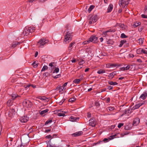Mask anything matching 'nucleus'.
<instances>
[{"mask_svg": "<svg viewBox=\"0 0 147 147\" xmlns=\"http://www.w3.org/2000/svg\"><path fill=\"white\" fill-rule=\"evenodd\" d=\"M35 29V27H29L28 26L26 27L23 30L22 35L24 36H27L30 33L33 32Z\"/></svg>", "mask_w": 147, "mask_h": 147, "instance_id": "nucleus-1", "label": "nucleus"}, {"mask_svg": "<svg viewBox=\"0 0 147 147\" xmlns=\"http://www.w3.org/2000/svg\"><path fill=\"white\" fill-rule=\"evenodd\" d=\"M72 32L69 31L67 32L65 34L64 43L67 44L70 42L72 40Z\"/></svg>", "mask_w": 147, "mask_h": 147, "instance_id": "nucleus-2", "label": "nucleus"}, {"mask_svg": "<svg viewBox=\"0 0 147 147\" xmlns=\"http://www.w3.org/2000/svg\"><path fill=\"white\" fill-rule=\"evenodd\" d=\"M98 38L95 35H92L89 38V40L83 42L82 45H84L88 44L91 42H92L94 43H96L97 42Z\"/></svg>", "mask_w": 147, "mask_h": 147, "instance_id": "nucleus-3", "label": "nucleus"}, {"mask_svg": "<svg viewBox=\"0 0 147 147\" xmlns=\"http://www.w3.org/2000/svg\"><path fill=\"white\" fill-rule=\"evenodd\" d=\"M49 42L48 40L44 38H42L38 42L37 45L39 48H42Z\"/></svg>", "mask_w": 147, "mask_h": 147, "instance_id": "nucleus-4", "label": "nucleus"}, {"mask_svg": "<svg viewBox=\"0 0 147 147\" xmlns=\"http://www.w3.org/2000/svg\"><path fill=\"white\" fill-rule=\"evenodd\" d=\"M88 18L89 20V23L92 24L93 23L96 22L98 19V17L97 15H93L92 16H89Z\"/></svg>", "mask_w": 147, "mask_h": 147, "instance_id": "nucleus-5", "label": "nucleus"}, {"mask_svg": "<svg viewBox=\"0 0 147 147\" xmlns=\"http://www.w3.org/2000/svg\"><path fill=\"white\" fill-rule=\"evenodd\" d=\"M129 3V0H121L119 1L120 6L122 8H125Z\"/></svg>", "mask_w": 147, "mask_h": 147, "instance_id": "nucleus-6", "label": "nucleus"}, {"mask_svg": "<svg viewBox=\"0 0 147 147\" xmlns=\"http://www.w3.org/2000/svg\"><path fill=\"white\" fill-rule=\"evenodd\" d=\"M117 134H115L113 136H110L109 137V139L107 138H105L104 139V140H103V141H100L98 142V144L102 143H103V142H107L109 141V139L110 140H111L112 139H113L115 138V137H118V136H117Z\"/></svg>", "mask_w": 147, "mask_h": 147, "instance_id": "nucleus-7", "label": "nucleus"}, {"mask_svg": "<svg viewBox=\"0 0 147 147\" xmlns=\"http://www.w3.org/2000/svg\"><path fill=\"white\" fill-rule=\"evenodd\" d=\"M123 45L124 47H127L129 46V43H127L125 40H121L120 41V44L119 45V47H121Z\"/></svg>", "mask_w": 147, "mask_h": 147, "instance_id": "nucleus-8", "label": "nucleus"}, {"mask_svg": "<svg viewBox=\"0 0 147 147\" xmlns=\"http://www.w3.org/2000/svg\"><path fill=\"white\" fill-rule=\"evenodd\" d=\"M23 105L27 108L31 107L32 106L31 102L29 100H24L23 102Z\"/></svg>", "mask_w": 147, "mask_h": 147, "instance_id": "nucleus-9", "label": "nucleus"}, {"mask_svg": "<svg viewBox=\"0 0 147 147\" xmlns=\"http://www.w3.org/2000/svg\"><path fill=\"white\" fill-rule=\"evenodd\" d=\"M136 53L138 54L144 53L147 55V51L141 48L137 49L136 50Z\"/></svg>", "mask_w": 147, "mask_h": 147, "instance_id": "nucleus-10", "label": "nucleus"}, {"mask_svg": "<svg viewBox=\"0 0 147 147\" xmlns=\"http://www.w3.org/2000/svg\"><path fill=\"white\" fill-rule=\"evenodd\" d=\"M29 118L27 116L24 115L21 117L20 119V121L22 123H26L29 120Z\"/></svg>", "mask_w": 147, "mask_h": 147, "instance_id": "nucleus-11", "label": "nucleus"}, {"mask_svg": "<svg viewBox=\"0 0 147 147\" xmlns=\"http://www.w3.org/2000/svg\"><path fill=\"white\" fill-rule=\"evenodd\" d=\"M89 125H90L92 127L95 126L96 123L94 118H92L90 119L89 120Z\"/></svg>", "mask_w": 147, "mask_h": 147, "instance_id": "nucleus-12", "label": "nucleus"}, {"mask_svg": "<svg viewBox=\"0 0 147 147\" xmlns=\"http://www.w3.org/2000/svg\"><path fill=\"white\" fill-rule=\"evenodd\" d=\"M79 119V117L74 116H71L69 118V120L72 122L77 121Z\"/></svg>", "mask_w": 147, "mask_h": 147, "instance_id": "nucleus-13", "label": "nucleus"}, {"mask_svg": "<svg viewBox=\"0 0 147 147\" xmlns=\"http://www.w3.org/2000/svg\"><path fill=\"white\" fill-rule=\"evenodd\" d=\"M140 122V119L138 118H135L133 121V124L134 125L136 126Z\"/></svg>", "mask_w": 147, "mask_h": 147, "instance_id": "nucleus-14", "label": "nucleus"}, {"mask_svg": "<svg viewBox=\"0 0 147 147\" xmlns=\"http://www.w3.org/2000/svg\"><path fill=\"white\" fill-rule=\"evenodd\" d=\"M16 113L15 110L13 109H11L9 112V115L10 116H13Z\"/></svg>", "mask_w": 147, "mask_h": 147, "instance_id": "nucleus-15", "label": "nucleus"}, {"mask_svg": "<svg viewBox=\"0 0 147 147\" xmlns=\"http://www.w3.org/2000/svg\"><path fill=\"white\" fill-rule=\"evenodd\" d=\"M147 97V96H146V92H144L141 94L139 98H140L144 100L146 99Z\"/></svg>", "mask_w": 147, "mask_h": 147, "instance_id": "nucleus-16", "label": "nucleus"}, {"mask_svg": "<svg viewBox=\"0 0 147 147\" xmlns=\"http://www.w3.org/2000/svg\"><path fill=\"white\" fill-rule=\"evenodd\" d=\"M115 30H111V29L108 30L106 31L103 32L102 34V35L103 37L107 35V33L108 32H114Z\"/></svg>", "mask_w": 147, "mask_h": 147, "instance_id": "nucleus-17", "label": "nucleus"}, {"mask_svg": "<svg viewBox=\"0 0 147 147\" xmlns=\"http://www.w3.org/2000/svg\"><path fill=\"white\" fill-rule=\"evenodd\" d=\"M82 133V132L81 131L74 133L72 134V135L74 137H76L80 136Z\"/></svg>", "mask_w": 147, "mask_h": 147, "instance_id": "nucleus-18", "label": "nucleus"}, {"mask_svg": "<svg viewBox=\"0 0 147 147\" xmlns=\"http://www.w3.org/2000/svg\"><path fill=\"white\" fill-rule=\"evenodd\" d=\"M144 104L142 103H138L136 104L134 107H133L132 109L134 110L140 107L142 105Z\"/></svg>", "mask_w": 147, "mask_h": 147, "instance_id": "nucleus-19", "label": "nucleus"}, {"mask_svg": "<svg viewBox=\"0 0 147 147\" xmlns=\"http://www.w3.org/2000/svg\"><path fill=\"white\" fill-rule=\"evenodd\" d=\"M46 143L47 145V147H54V146L55 145L54 144L52 145L51 139L50 140L48 141H47Z\"/></svg>", "mask_w": 147, "mask_h": 147, "instance_id": "nucleus-20", "label": "nucleus"}, {"mask_svg": "<svg viewBox=\"0 0 147 147\" xmlns=\"http://www.w3.org/2000/svg\"><path fill=\"white\" fill-rule=\"evenodd\" d=\"M116 71H113L108 76V77H110V78L112 79L114 77V76L116 75Z\"/></svg>", "mask_w": 147, "mask_h": 147, "instance_id": "nucleus-21", "label": "nucleus"}, {"mask_svg": "<svg viewBox=\"0 0 147 147\" xmlns=\"http://www.w3.org/2000/svg\"><path fill=\"white\" fill-rule=\"evenodd\" d=\"M113 5L112 4H110L108 8L107 12L108 13L111 12L113 9Z\"/></svg>", "mask_w": 147, "mask_h": 147, "instance_id": "nucleus-22", "label": "nucleus"}, {"mask_svg": "<svg viewBox=\"0 0 147 147\" xmlns=\"http://www.w3.org/2000/svg\"><path fill=\"white\" fill-rule=\"evenodd\" d=\"M108 83L109 84L113 86L117 85L118 84V83L116 82H113V81H109L108 82Z\"/></svg>", "mask_w": 147, "mask_h": 147, "instance_id": "nucleus-23", "label": "nucleus"}, {"mask_svg": "<svg viewBox=\"0 0 147 147\" xmlns=\"http://www.w3.org/2000/svg\"><path fill=\"white\" fill-rule=\"evenodd\" d=\"M49 111V109H46L44 110H42L40 112V114L41 115H43L44 114H45L47 112Z\"/></svg>", "mask_w": 147, "mask_h": 147, "instance_id": "nucleus-24", "label": "nucleus"}, {"mask_svg": "<svg viewBox=\"0 0 147 147\" xmlns=\"http://www.w3.org/2000/svg\"><path fill=\"white\" fill-rule=\"evenodd\" d=\"M63 86H61L60 85H58L56 88V90H59L60 92L63 91Z\"/></svg>", "mask_w": 147, "mask_h": 147, "instance_id": "nucleus-25", "label": "nucleus"}, {"mask_svg": "<svg viewBox=\"0 0 147 147\" xmlns=\"http://www.w3.org/2000/svg\"><path fill=\"white\" fill-rule=\"evenodd\" d=\"M20 42H13L11 46V47L13 48L17 46V45L19 44Z\"/></svg>", "mask_w": 147, "mask_h": 147, "instance_id": "nucleus-26", "label": "nucleus"}, {"mask_svg": "<svg viewBox=\"0 0 147 147\" xmlns=\"http://www.w3.org/2000/svg\"><path fill=\"white\" fill-rule=\"evenodd\" d=\"M75 44L74 42H71L69 45L68 47V50L70 51L72 48V46L73 45Z\"/></svg>", "mask_w": 147, "mask_h": 147, "instance_id": "nucleus-27", "label": "nucleus"}, {"mask_svg": "<svg viewBox=\"0 0 147 147\" xmlns=\"http://www.w3.org/2000/svg\"><path fill=\"white\" fill-rule=\"evenodd\" d=\"M13 102V100L10 99V100H9L7 102V104L8 106H11L12 103Z\"/></svg>", "mask_w": 147, "mask_h": 147, "instance_id": "nucleus-28", "label": "nucleus"}, {"mask_svg": "<svg viewBox=\"0 0 147 147\" xmlns=\"http://www.w3.org/2000/svg\"><path fill=\"white\" fill-rule=\"evenodd\" d=\"M105 70L103 69H100L99 70H98L97 72V73L99 74H101L105 73Z\"/></svg>", "mask_w": 147, "mask_h": 147, "instance_id": "nucleus-29", "label": "nucleus"}, {"mask_svg": "<svg viewBox=\"0 0 147 147\" xmlns=\"http://www.w3.org/2000/svg\"><path fill=\"white\" fill-rule=\"evenodd\" d=\"M140 24H141V23L140 22H138V23H137V22L134 23V24L133 25V26L134 28H136V27L138 26Z\"/></svg>", "mask_w": 147, "mask_h": 147, "instance_id": "nucleus-30", "label": "nucleus"}, {"mask_svg": "<svg viewBox=\"0 0 147 147\" xmlns=\"http://www.w3.org/2000/svg\"><path fill=\"white\" fill-rule=\"evenodd\" d=\"M95 6L93 5H91L90 6L88 9V11L89 13H90L92 9Z\"/></svg>", "mask_w": 147, "mask_h": 147, "instance_id": "nucleus-31", "label": "nucleus"}, {"mask_svg": "<svg viewBox=\"0 0 147 147\" xmlns=\"http://www.w3.org/2000/svg\"><path fill=\"white\" fill-rule=\"evenodd\" d=\"M38 63L34 61L32 64V65H33L34 68H36L38 66Z\"/></svg>", "mask_w": 147, "mask_h": 147, "instance_id": "nucleus-32", "label": "nucleus"}, {"mask_svg": "<svg viewBox=\"0 0 147 147\" xmlns=\"http://www.w3.org/2000/svg\"><path fill=\"white\" fill-rule=\"evenodd\" d=\"M80 81V80L79 79H76L74 80L73 81V82L75 84H78L79 83Z\"/></svg>", "mask_w": 147, "mask_h": 147, "instance_id": "nucleus-33", "label": "nucleus"}, {"mask_svg": "<svg viewBox=\"0 0 147 147\" xmlns=\"http://www.w3.org/2000/svg\"><path fill=\"white\" fill-rule=\"evenodd\" d=\"M12 98L11 99L13 100L15 99L18 96V95L16 94H12L11 95Z\"/></svg>", "mask_w": 147, "mask_h": 147, "instance_id": "nucleus-34", "label": "nucleus"}, {"mask_svg": "<svg viewBox=\"0 0 147 147\" xmlns=\"http://www.w3.org/2000/svg\"><path fill=\"white\" fill-rule=\"evenodd\" d=\"M107 111L109 110V111H112L114 109V107L112 106H110L107 108Z\"/></svg>", "mask_w": 147, "mask_h": 147, "instance_id": "nucleus-35", "label": "nucleus"}, {"mask_svg": "<svg viewBox=\"0 0 147 147\" xmlns=\"http://www.w3.org/2000/svg\"><path fill=\"white\" fill-rule=\"evenodd\" d=\"M121 37L122 38H126L128 37V36H126L124 33H123L121 34Z\"/></svg>", "mask_w": 147, "mask_h": 147, "instance_id": "nucleus-36", "label": "nucleus"}, {"mask_svg": "<svg viewBox=\"0 0 147 147\" xmlns=\"http://www.w3.org/2000/svg\"><path fill=\"white\" fill-rule=\"evenodd\" d=\"M144 38H140L139 39V43L140 45H142L143 42Z\"/></svg>", "mask_w": 147, "mask_h": 147, "instance_id": "nucleus-37", "label": "nucleus"}, {"mask_svg": "<svg viewBox=\"0 0 147 147\" xmlns=\"http://www.w3.org/2000/svg\"><path fill=\"white\" fill-rule=\"evenodd\" d=\"M121 65L120 64H111V67H113L116 66L119 67L121 66Z\"/></svg>", "mask_w": 147, "mask_h": 147, "instance_id": "nucleus-38", "label": "nucleus"}, {"mask_svg": "<svg viewBox=\"0 0 147 147\" xmlns=\"http://www.w3.org/2000/svg\"><path fill=\"white\" fill-rule=\"evenodd\" d=\"M119 26L123 30H124L125 29L124 25V24H120L119 25Z\"/></svg>", "mask_w": 147, "mask_h": 147, "instance_id": "nucleus-39", "label": "nucleus"}, {"mask_svg": "<svg viewBox=\"0 0 147 147\" xmlns=\"http://www.w3.org/2000/svg\"><path fill=\"white\" fill-rule=\"evenodd\" d=\"M48 69V67L46 65H44L43 67L42 70L41 71H45L46 70H47Z\"/></svg>", "mask_w": 147, "mask_h": 147, "instance_id": "nucleus-40", "label": "nucleus"}, {"mask_svg": "<svg viewBox=\"0 0 147 147\" xmlns=\"http://www.w3.org/2000/svg\"><path fill=\"white\" fill-rule=\"evenodd\" d=\"M57 115L58 116H60V117H61V116H63V117H64V116H65V114L64 113H58L57 114Z\"/></svg>", "mask_w": 147, "mask_h": 147, "instance_id": "nucleus-41", "label": "nucleus"}, {"mask_svg": "<svg viewBox=\"0 0 147 147\" xmlns=\"http://www.w3.org/2000/svg\"><path fill=\"white\" fill-rule=\"evenodd\" d=\"M38 98L44 101H46L47 100L46 98L45 97L39 96L38 97Z\"/></svg>", "mask_w": 147, "mask_h": 147, "instance_id": "nucleus-42", "label": "nucleus"}, {"mask_svg": "<svg viewBox=\"0 0 147 147\" xmlns=\"http://www.w3.org/2000/svg\"><path fill=\"white\" fill-rule=\"evenodd\" d=\"M59 69L58 67H56L54 70L53 73L55 72L56 73H57L59 72Z\"/></svg>", "mask_w": 147, "mask_h": 147, "instance_id": "nucleus-43", "label": "nucleus"}, {"mask_svg": "<svg viewBox=\"0 0 147 147\" xmlns=\"http://www.w3.org/2000/svg\"><path fill=\"white\" fill-rule=\"evenodd\" d=\"M52 121L51 119L47 120L45 123V125L48 124L49 123H51Z\"/></svg>", "mask_w": 147, "mask_h": 147, "instance_id": "nucleus-44", "label": "nucleus"}, {"mask_svg": "<svg viewBox=\"0 0 147 147\" xmlns=\"http://www.w3.org/2000/svg\"><path fill=\"white\" fill-rule=\"evenodd\" d=\"M75 100V98H70L69 100V102H74Z\"/></svg>", "mask_w": 147, "mask_h": 147, "instance_id": "nucleus-45", "label": "nucleus"}, {"mask_svg": "<svg viewBox=\"0 0 147 147\" xmlns=\"http://www.w3.org/2000/svg\"><path fill=\"white\" fill-rule=\"evenodd\" d=\"M61 76V75L60 74H59L56 75V76H55L54 77H53V78L55 79H56L58 78H60Z\"/></svg>", "mask_w": 147, "mask_h": 147, "instance_id": "nucleus-46", "label": "nucleus"}, {"mask_svg": "<svg viewBox=\"0 0 147 147\" xmlns=\"http://www.w3.org/2000/svg\"><path fill=\"white\" fill-rule=\"evenodd\" d=\"M43 75L45 77H47L49 75V73L48 72H46L44 73L43 74Z\"/></svg>", "mask_w": 147, "mask_h": 147, "instance_id": "nucleus-47", "label": "nucleus"}, {"mask_svg": "<svg viewBox=\"0 0 147 147\" xmlns=\"http://www.w3.org/2000/svg\"><path fill=\"white\" fill-rule=\"evenodd\" d=\"M123 123H119L118 124V127L119 128H120L122 126H123Z\"/></svg>", "mask_w": 147, "mask_h": 147, "instance_id": "nucleus-48", "label": "nucleus"}, {"mask_svg": "<svg viewBox=\"0 0 147 147\" xmlns=\"http://www.w3.org/2000/svg\"><path fill=\"white\" fill-rule=\"evenodd\" d=\"M144 12L145 14H146L147 13V7H146L144 8Z\"/></svg>", "mask_w": 147, "mask_h": 147, "instance_id": "nucleus-49", "label": "nucleus"}, {"mask_svg": "<svg viewBox=\"0 0 147 147\" xmlns=\"http://www.w3.org/2000/svg\"><path fill=\"white\" fill-rule=\"evenodd\" d=\"M125 130H128L130 129V127H129L128 125H126L125 127Z\"/></svg>", "mask_w": 147, "mask_h": 147, "instance_id": "nucleus-50", "label": "nucleus"}, {"mask_svg": "<svg viewBox=\"0 0 147 147\" xmlns=\"http://www.w3.org/2000/svg\"><path fill=\"white\" fill-rule=\"evenodd\" d=\"M106 67L107 68H109L111 67V64L108 63L106 64Z\"/></svg>", "mask_w": 147, "mask_h": 147, "instance_id": "nucleus-51", "label": "nucleus"}, {"mask_svg": "<svg viewBox=\"0 0 147 147\" xmlns=\"http://www.w3.org/2000/svg\"><path fill=\"white\" fill-rule=\"evenodd\" d=\"M54 64V62H51V63H49V66L51 67H52L53 66V64Z\"/></svg>", "mask_w": 147, "mask_h": 147, "instance_id": "nucleus-52", "label": "nucleus"}, {"mask_svg": "<svg viewBox=\"0 0 147 147\" xmlns=\"http://www.w3.org/2000/svg\"><path fill=\"white\" fill-rule=\"evenodd\" d=\"M91 114L89 112L88 113L87 116L88 118H89L90 117H91Z\"/></svg>", "mask_w": 147, "mask_h": 147, "instance_id": "nucleus-53", "label": "nucleus"}, {"mask_svg": "<svg viewBox=\"0 0 147 147\" xmlns=\"http://www.w3.org/2000/svg\"><path fill=\"white\" fill-rule=\"evenodd\" d=\"M142 17L143 18H147V16L144 14H142L141 15Z\"/></svg>", "mask_w": 147, "mask_h": 147, "instance_id": "nucleus-54", "label": "nucleus"}, {"mask_svg": "<svg viewBox=\"0 0 147 147\" xmlns=\"http://www.w3.org/2000/svg\"><path fill=\"white\" fill-rule=\"evenodd\" d=\"M46 138H48V139H49V138H52V136L51 135H49L47 136H46Z\"/></svg>", "mask_w": 147, "mask_h": 147, "instance_id": "nucleus-55", "label": "nucleus"}, {"mask_svg": "<svg viewBox=\"0 0 147 147\" xmlns=\"http://www.w3.org/2000/svg\"><path fill=\"white\" fill-rule=\"evenodd\" d=\"M130 67L129 65H127L126 67H125V69L126 70H128L129 69Z\"/></svg>", "mask_w": 147, "mask_h": 147, "instance_id": "nucleus-56", "label": "nucleus"}, {"mask_svg": "<svg viewBox=\"0 0 147 147\" xmlns=\"http://www.w3.org/2000/svg\"><path fill=\"white\" fill-rule=\"evenodd\" d=\"M110 98L109 97H108V98H107V99H106V102H107V103H108L110 102Z\"/></svg>", "mask_w": 147, "mask_h": 147, "instance_id": "nucleus-57", "label": "nucleus"}, {"mask_svg": "<svg viewBox=\"0 0 147 147\" xmlns=\"http://www.w3.org/2000/svg\"><path fill=\"white\" fill-rule=\"evenodd\" d=\"M143 29V28L142 27H139L138 28V31L140 32H141L142 31Z\"/></svg>", "mask_w": 147, "mask_h": 147, "instance_id": "nucleus-58", "label": "nucleus"}, {"mask_svg": "<svg viewBox=\"0 0 147 147\" xmlns=\"http://www.w3.org/2000/svg\"><path fill=\"white\" fill-rule=\"evenodd\" d=\"M30 86H31V85L29 84V85H27L26 86H25L24 87H25V88H28Z\"/></svg>", "mask_w": 147, "mask_h": 147, "instance_id": "nucleus-59", "label": "nucleus"}, {"mask_svg": "<svg viewBox=\"0 0 147 147\" xmlns=\"http://www.w3.org/2000/svg\"><path fill=\"white\" fill-rule=\"evenodd\" d=\"M128 133H129L128 132H124V133H123L122 134V135L124 136V135H127L128 134Z\"/></svg>", "mask_w": 147, "mask_h": 147, "instance_id": "nucleus-60", "label": "nucleus"}, {"mask_svg": "<svg viewBox=\"0 0 147 147\" xmlns=\"http://www.w3.org/2000/svg\"><path fill=\"white\" fill-rule=\"evenodd\" d=\"M121 8L119 9L118 10V12L119 13H121V12L122 11V8L121 7Z\"/></svg>", "mask_w": 147, "mask_h": 147, "instance_id": "nucleus-61", "label": "nucleus"}, {"mask_svg": "<svg viewBox=\"0 0 147 147\" xmlns=\"http://www.w3.org/2000/svg\"><path fill=\"white\" fill-rule=\"evenodd\" d=\"M113 87L112 86H108V89H109V90H111L113 89Z\"/></svg>", "mask_w": 147, "mask_h": 147, "instance_id": "nucleus-62", "label": "nucleus"}, {"mask_svg": "<svg viewBox=\"0 0 147 147\" xmlns=\"http://www.w3.org/2000/svg\"><path fill=\"white\" fill-rule=\"evenodd\" d=\"M120 69L121 71H124V70H125V67H121V68H120Z\"/></svg>", "mask_w": 147, "mask_h": 147, "instance_id": "nucleus-63", "label": "nucleus"}, {"mask_svg": "<svg viewBox=\"0 0 147 147\" xmlns=\"http://www.w3.org/2000/svg\"><path fill=\"white\" fill-rule=\"evenodd\" d=\"M38 54V52L36 51L35 53L34 56L35 57H36Z\"/></svg>", "mask_w": 147, "mask_h": 147, "instance_id": "nucleus-64", "label": "nucleus"}]
</instances>
